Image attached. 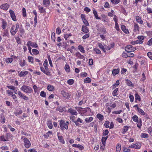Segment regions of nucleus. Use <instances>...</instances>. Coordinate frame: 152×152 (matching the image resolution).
<instances>
[{"label":"nucleus","mask_w":152,"mask_h":152,"mask_svg":"<svg viewBox=\"0 0 152 152\" xmlns=\"http://www.w3.org/2000/svg\"><path fill=\"white\" fill-rule=\"evenodd\" d=\"M80 109L78 110L80 112V114L82 116H89L90 115V113L91 112V110L89 107H87L85 108L80 107Z\"/></svg>","instance_id":"nucleus-1"},{"label":"nucleus","mask_w":152,"mask_h":152,"mask_svg":"<svg viewBox=\"0 0 152 152\" xmlns=\"http://www.w3.org/2000/svg\"><path fill=\"white\" fill-rule=\"evenodd\" d=\"M69 122L66 121L65 123V121L61 119L59 121V125L60 129L62 131L64 129L67 130L68 129V126L69 124Z\"/></svg>","instance_id":"nucleus-2"},{"label":"nucleus","mask_w":152,"mask_h":152,"mask_svg":"<svg viewBox=\"0 0 152 152\" xmlns=\"http://www.w3.org/2000/svg\"><path fill=\"white\" fill-rule=\"evenodd\" d=\"M21 90L27 94L33 93V91L32 88L29 86L23 85L20 88Z\"/></svg>","instance_id":"nucleus-3"},{"label":"nucleus","mask_w":152,"mask_h":152,"mask_svg":"<svg viewBox=\"0 0 152 152\" xmlns=\"http://www.w3.org/2000/svg\"><path fill=\"white\" fill-rule=\"evenodd\" d=\"M19 28V23H16L15 25H12L10 28V32L11 35L14 36L18 31V29Z\"/></svg>","instance_id":"nucleus-4"},{"label":"nucleus","mask_w":152,"mask_h":152,"mask_svg":"<svg viewBox=\"0 0 152 152\" xmlns=\"http://www.w3.org/2000/svg\"><path fill=\"white\" fill-rule=\"evenodd\" d=\"M132 119L135 122L138 123L137 124V126L139 129H140L142 126V121L141 119L140 118L139 120L138 116L136 115H135L132 117Z\"/></svg>","instance_id":"nucleus-5"},{"label":"nucleus","mask_w":152,"mask_h":152,"mask_svg":"<svg viewBox=\"0 0 152 152\" xmlns=\"http://www.w3.org/2000/svg\"><path fill=\"white\" fill-rule=\"evenodd\" d=\"M69 118L70 120L75 123L77 126H79L80 124L78 123L79 122L83 123V121L79 118H78L76 121L75 120V117L73 115L70 116Z\"/></svg>","instance_id":"nucleus-6"},{"label":"nucleus","mask_w":152,"mask_h":152,"mask_svg":"<svg viewBox=\"0 0 152 152\" xmlns=\"http://www.w3.org/2000/svg\"><path fill=\"white\" fill-rule=\"evenodd\" d=\"M40 69L41 71L43 73L48 76H50V72L49 71V69L48 66H44L43 67L42 64L40 67Z\"/></svg>","instance_id":"nucleus-7"},{"label":"nucleus","mask_w":152,"mask_h":152,"mask_svg":"<svg viewBox=\"0 0 152 152\" xmlns=\"http://www.w3.org/2000/svg\"><path fill=\"white\" fill-rule=\"evenodd\" d=\"M23 145L26 148H29L31 146V143L29 140L26 137H24L23 139Z\"/></svg>","instance_id":"nucleus-8"},{"label":"nucleus","mask_w":152,"mask_h":152,"mask_svg":"<svg viewBox=\"0 0 152 152\" xmlns=\"http://www.w3.org/2000/svg\"><path fill=\"white\" fill-rule=\"evenodd\" d=\"M125 50L127 52H133L136 50V48H134L132 45H129L125 47Z\"/></svg>","instance_id":"nucleus-9"},{"label":"nucleus","mask_w":152,"mask_h":152,"mask_svg":"<svg viewBox=\"0 0 152 152\" xmlns=\"http://www.w3.org/2000/svg\"><path fill=\"white\" fill-rule=\"evenodd\" d=\"M18 94L20 97L25 100L27 101L29 99L28 97L26 96L24 94L22 93L20 91H18Z\"/></svg>","instance_id":"nucleus-10"},{"label":"nucleus","mask_w":152,"mask_h":152,"mask_svg":"<svg viewBox=\"0 0 152 152\" xmlns=\"http://www.w3.org/2000/svg\"><path fill=\"white\" fill-rule=\"evenodd\" d=\"M80 17L81 18L82 20L83 23L85 24V26H89L88 22L87 20L86 19V15L84 14H82L81 15Z\"/></svg>","instance_id":"nucleus-11"},{"label":"nucleus","mask_w":152,"mask_h":152,"mask_svg":"<svg viewBox=\"0 0 152 152\" xmlns=\"http://www.w3.org/2000/svg\"><path fill=\"white\" fill-rule=\"evenodd\" d=\"M9 12L12 20L14 21H17V20L16 19V17L14 11L12 10H10Z\"/></svg>","instance_id":"nucleus-12"},{"label":"nucleus","mask_w":152,"mask_h":152,"mask_svg":"<svg viewBox=\"0 0 152 152\" xmlns=\"http://www.w3.org/2000/svg\"><path fill=\"white\" fill-rule=\"evenodd\" d=\"M17 58L15 56L12 55L11 56V58H6L5 61L7 64L11 63L13 61V59H15Z\"/></svg>","instance_id":"nucleus-13"},{"label":"nucleus","mask_w":152,"mask_h":152,"mask_svg":"<svg viewBox=\"0 0 152 152\" xmlns=\"http://www.w3.org/2000/svg\"><path fill=\"white\" fill-rule=\"evenodd\" d=\"M26 44L29 45L30 47L31 46L36 48H37L38 47V45L36 42H33L31 41H28Z\"/></svg>","instance_id":"nucleus-14"},{"label":"nucleus","mask_w":152,"mask_h":152,"mask_svg":"<svg viewBox=\"0 0 152 152\" xmlns=\"http://www.w3.org/2000/svg\"><path fill=\"white\" fill-rule=\"evenodd\" d=\"M61 94L63 96L65 99H68L71 96V95L69 93L64 90L61 91Z\"/></svg>","instance_id":"nucleus-15"},{"label":"nucleus","mask_w":152,"mask_h":152,"mask_svg":"<svg viewBox=\"0 0 152 152\" xmlns=\"http://www.w3.org/2000/svg\"><path fill=\"white\" fill-rule=\"evenodd\" d=\"M9 6L10 5L8 4L5 3L1 4L0 6V8L1 10L7 11L8 10Z\"/></svg>","instance_id":"nucleus-16"},{"label":"nucleus","mask_w":152,"mask_h":152,"mask_svg":"<svg viewBox=\"0 0 152 152\" xmlns=\"http://www.w3.org/2000/svg\"><path fill=\"white\" fill-rule=\"evenodd\" d=\"M61 134V133L59 132H57V135L58 139L59 141L60 142L63 144H65V142L64 140L63 136H60L59 134Z\"/></svg>","instance_id":"nucleus-17"},{"label":"nucleus","mask_w":152,"mask_h":152,"mask_svg":"<svg viewBox=\"0 0 152 152\" xmlns=\"http://www.w3.org/2000/svg\"><path fill=\"white\" fill-rule=\"evenodd\" d=\"M68 112L69 113L72 115H77L78 114L77 112L75 110L71 108L68 109Z\"/></svg>","instance_id":"nucleus-18"},{"label":"nucleus","mask_w":152,"mask_h":152,"mask_svg":"<svg viewBox=\"0 0 152 152\" xmlns=\"http://www.w3.org/2000/svg\"><path fill=\"white\" fill-rule=\"evenodd\" d=\"M133 31L134 32H136L137 31H139L140 28L138 24L137 23H134L133 24Z\"/></svg>","instance_id":"nucleus-19"},{"label":"nucleus","mask_w":152,"mask_h":152,"mask_svg":"<svg viewBox=\"0 0 152 152\" xmlns=\"http://www.w3.org/2000/svg\"><path fill=\"white\" fill-rule=\"evenodd\" d=\"M135 19L136 22L140 25H142L143 23V21L141 17L138 15H136L135 16Z\"/></svg>","instance_id":"nucleus-20"},{"label":"nucleus","mask_w":152,"mask_h":152,"mask_svg":"<svg viewBox=\"0 0 152 152\" xmlns=\"http://www.w3.org/2000/svg\"><path fill=\"white\" fill-rule=\"evenodd\" d=\"M75 56L78 58L83 59V61L85 60V57L84 56L81 54L79 52H77L75 53Z\"/></svg>","instance_id":"nucleus-21"},{"label":"nucleus","mask_w":152,"mask_h":152,"mask_svg":"<svg viewBox=\"0 0 152 152\" xmlns=\"http://www.w3.org/2000/svg\"><path fill=\"white\" fill-rule=\"evenodd\" d=\"M35 15L34 18V27H35L37 25V13L36 11L35 10H33L32 12Z\"/></svg>","instance_id":"nucleus-22"},{"label":"nucleus","mask_w":152,"mask_h":152,"mask_svg":"<svg viewBox=\"0 0 152 152\" xmlns=\"http://www.w3.org/2000/svg\"><path fill=\"white\" fill-rule=\"evenodd\" d=\"M121 29L126 34H128L129 33V31L128 29H126V26L124 25H122L121 26Z\"/></svg>","instance_id":"nucleus-23"},{"label":"nucleus","mask_w":152,"mask_h":152,"mask_svg":"<svg viewBox=\"0 0 152 152\" xmlns=\"http://www.w3.org/2000/svg\"><path fill=\"white\" fill-rule=\"evenodd\" d=\"M28 73V72L26 71L23 70L20 72L19 76L20 77H24L26 75H27Z\"/></svg>","instance_id":"nucleus-24"},{"label":"nucleus","mask_w":152,"mask_h":152,"mask_svg":"<svg viewBox=\"0 0 152 152\" xmlns=\"http://www.w3.org/2000/svg\"><path fill=\"white\" fill-rule=\"evenodd\" d=\"M7 26V23L4 19H2L1 22V27L3 29H5Z\"/></svg>","instance_id":"nucleus-25"},{"label":"nucleus","mask_w":152,"mask_h":152,"mask_svg":"<svg viewBox=\"0 0 152 152\" xmlns=\"http://www.w3.org/2000/svg\"><path fill=\"white\" fill-rule=\"evenodd\" d=\"M87 26L84 25L82 26V30L83 32L85 33H87L89 32V29Z\"/></svg>","instance_id":"nucleus-26"},{"label":"nucleus","mask_w":152,"mask_h":152,"mask_svg":"<svg viewBox=\"0 0 152 152\" xmlns=\"http://www.w3.org/2000/svg\"><path fill=\"white\" fill-rule=\"evenodd\" d=\"M72 146L75 148H77L80 150H83L84 149V147L80 144H73L72 145Z\"/></svg>","instance_id":"nucleus-27"},{"label":"nucleus","mask_w":152,"mask_h":152,"mask_svg":"<svg viewBox=\"0 0 152 152\" xmlns=\"http://www.w3.org/2000/svg\"><path fill=\"white\" fill-rule=\"evenodd\" d=\"M26 62L24 59H21L19 61V64L21 67H23L25 66L26 64Z\"/></svg>","instance_id":"nucleus-28"},{"label":"nucleus","mask_w":152,"mask_h":152,"mask_svg":"<svg viewBox=\"0 0 152 152\" xmlns=\"http://www.w3.org/2000/svg\"><path fill=\"white\" fill-rule=\"evenodd\" d=\"M120 72V69L119 68L117 69H113L112 71V74L113 76H115L118 74Z\"/></svg>","instance_id":"nucleus-29"},{"label":"nucleus","mask_w":152,"mask_h":152,"mask_svg":"<svg viewBox=\"0 0 152 152\" xmlns=\"http://www.w3.org/2000/svg\"><path fill=\"white\" fill-rule=\"evenodd\" d=\"M125 83L126 84L129 86L133 87L134 86V85L132 82L129 80L126 79L125 80Z\"/></svg>","instance_id":"nucleus-30"},{"label":"nucleus","mask_w":152,"mask_h":152,"mask_svg":"<svg viewBox=\"0 0 152 152\" xmlns=\"http://www.w3.org/2000/svg\"><path fill=\"white\" fill-rule=\"evenodd\" d=\"M145 37L144 36L142 35H139L138 36L137 38L138 39V40L140 41V42L142 44L143 42V41Z\"/></svg>","instance_id":"nucleus-31"},{"label":"nucleus","mask_w":152,"mask_h":152,"mask_svg":"<svg viewBox=\"0 0 152 152\" xmlns=\"http://www.w3.org/2000/svg\"><path fill=\"white\" fill-rule=\"evenodd\" d=\"M135 102H137V100L139 102H140L141 101V99L140 97L137 93H136L135 94Z\"/></svg>","instance_id":"nucleus-32"},{"label":"nucleus","mask_w":152,"mask_h":152,"mask_svg":"<svg viewBox=\"0 0 152 152\" xmlns=\"http://www.w3.org/2000/svg\"><path fill=\"white\" fill-rule=\"evenodd\" d=\"M118 88H115L112 93V94L113 96H117L118 95Z\"/></svg>","instance_id":"nucleus-33"},{"label":"nucleus","mask_w":152,"mask_h":152,"mask_svg":"<svg viewBox=\"0 0 152 152\" xmlns=\"http://www.w3.org/2000/svg\"><path fill=\"white\" fill-rule=\"evenodd\" d=\"M47 89L48 91H53L55 90L54 87L50 84L48 85L47 87Z\"/></svg>","instance_id":"nucleus-34"},{"label":"nucleus","mask_w":152,"mask_h":152,"mask_svg":"<svg viewBox=\"0 0 152 152\" xmlns=\"http://www.w3.org/2000/svg\"><path fill=\"white\" fill-rule=\"evenodd\" d=\"M32 53L33 55L37 56L39 53V51L36 49H33L32 50Z\"/></svg>","instance_id":"nucleus-35"},{"label":"nucleus","mask_w":152,"mask_h":152,"mask_svg":"<svg viewBox=\"0 0 152 152\" xmlns=\"http://www.w3.org/2000/svg\"><path fill=\"white\" fill-rule=\"evenodd\" d=\"M102 17V20L105 22H108L109 20L108 19L107 16L104 14H102L101 15Z\"/></svg>","instance_id":"nucleus-36"},{"label":"nucleus","mask_w":152,"mask_h":152,"mask_svg":"<svg viewBox=\"0 0 152 152\" xmlns=\"http://www.w3.org/2000/svg\"><path fill=\"white\" fill-rule=\"evenodd\" d=\"M129 128V126H126L124 127L123 129V131L122 133L123 134H125L128 130Z\"/></svg>","instance_id":"nucleus-37"},{"label":"nucleus","mask_w":152,"mask_h":152,"mask_svg":"<svg viewBox=\"0 0 152 152\" xmlns=\"http://www.w3.org/2000/svg\"><path fill=\"white\" fill-rule=\"evenodd\" d=\"M2 36L3 37H9L10 36V34L8 31L7 29H5L3 33L2 34Z\"/></svg>","instance_id":"nucleus-38"},{"label":"nucleus","mask_w":152,"mask_h":152,"mask_svg":"<svg viewBox=\"0 0 152 152\" xmlns=\"http://www.w3.org/2000/svg\"><path fill=\"white\" fill-rule=\"evenodd\" d=\"M47 124L48 127L50 129H52L53 128V124L51 120H50L47 121Z\"/></svg>","instance_id":"nucleus-39"},{"label":"nucleus","mask_w":152,"mask_h":152,"mask_svg":"<svg viewBox=\"0 0 152 152\" xmlns=\"http://www.w3.org/2000/svg\"><path fill=\"white\" fill-rule=\"evenodd\" d=\"M13 136L10 133H7L6 135V138L5 140H7V141H9V139L12 137Z\"/></svg>","instance_id":"nucleus-40"},{"label":"nucleus","mask_w":152,"mask_h":152,"mask_svg":"<svg viewBox=\"0 0 152 152\" xmlns=\"http://www.w3.org/2000/svg\"><path fill=\"white\" fill-rule=\"evenodd\" d=\"M149 135L147 133H142L140 134V137L141 138H148L149 137Z\"/></svg>","instance_id":"nucleus-41"},{"label":"nucleus","mask_w":152,"mask_h":152,"mask_svg":"<svg viewBox=\"0 0 152 152\" xmlns=\"http://www.w3.org/2000/svg\"><path fill=\"white\" fill-rule=\"evenodd\" d=\"M96 117L100 121H102L104 120V117L103 115L100 114L98 113L97 114Z\"/></svg>","instance_id":"nucleus-42"},{"label":"nucleus","mask_w":152,"mask_h":152,"mask_svg":"<svg viewBox=\"0 0 152 152\" xmlns=\"http://www.w3.org/2000/svg\"><path fill=\"white\" fill-rule=\"evenodd\" d=\"M93 13L96 19L100 20L101 18L98 17V14L97 11L95 10H93Z\"/></svg>","instance_id":"nucleus-43"},{"label":"nucleus","mask_w":152,"mask_h":152,"mask_svg":"<svg viewBox=\"0 0 152 152\" xmlns=\"http://www.w3.org/2000/svg\"><path fill=\"white\" fill-rule=\"evenodd\" d=\"M78 49L80 51V52L83 53H84L85 52V51L83 47L81 45H79L78 47Z\"/></svg>","instance_id":"nucleus-44"},{"label":"nucleus","mask_w":152,"mask_h":152,"mask_svg":"<svg viewBox=\"0 0 152 152\" xmlns=\"http://www.w3.org/2000/svg\"><path fill=\"white\" fill-rule=\"evenodd\" d=\"M108 138V136H107L106 137H103L101 139V141L102 142V144L104 145H105L106 143V141Z\"/></svg>","instance_id":"nucleus-45"},{"label":"nucleus","mask_w":152,"mask_h":152,"mask_svg":"<svg viewBox=\"0 0 152 152\" xmlns=\"http://www.w3.org/2000/svg\"><path fill=\"white\" fill-rule=\"evenodd\" d=\"M98 46L101 49H102L103 51L105 53L106 51L105 50L104 48L102 43H98Z\"/></svg>","instance_id":"nucleus-46"},{"label":"nucleus","mask_w":152,"mask_h":152,"mask_svg":"<svg viewBox=\"0 0 152 152\" xmlns=\"http://www.w3.org/2000/svg\"><path fill=\"white\" fill-rule=\"evenodd\" d=\"M91 79L89 77H87L83 81L85 83H89L91 82Z\"/></svg>","instance_id":"nucleus-47"},{"label":"nucleus","mask_w":152,"mask_h":152,"mask_svg":"<svg viewBox=\"0 0 152 152\" xmlns=\"http://www.w3.org/2000/svg\"><path fill=\"white\" fill-rule=\"evenodd\" d=\"M43 3L45 7H46L50 4V1L49 0H43Z\"/></svg>","instance_id":"nucleus-48"},{"label":"nucleus","mask_w":152,"mask_h":152,"mask_svg":"<svg viewBox=\"0 0 152 152\" xmlns=\"http://www.w3.org/2000/svg\"><path fill=\"white\" fill-rule=\"evenodd\" d=\"M64 69L65 71L67 72H70V67L68 64H66L64 66Z\"/></svg>","instance_id":"nucleus-49"},{"label":"nucleus","mask_w":152,"mask_h":152,"mask_svg":"<svg viewBox=\"0 0 152 152\" xmlns=\"http://www.w3.org/2000/svg\"><path fill=\"white\" fill-rule=\"evenodd\" d=\"M53 133L52 131H49L46 134L44 135V137L45 138H48L49 137V134L51 135Z\"/></svg>","instance_id":"nucleus-50"},{"label":"nucleus","mask_w":152,"mask_h":152,"mask_svg":"<svg viewBox=\"0 0 152 152\" xmlns=\"http://www.w3.org/2000/svg\"><path fill=\"white\" fill-rule=\"evenodd\" d=\"M93 120V118L92 117H90L89 118H86L85 119V121L87 123H89L92 121Z\"/></svg>","instance_id":"nucleus-51"},{"label":"nucleus","mask_w":152,"mask_h":152,"mask_svg":"<svg viewBox=\"0 0 152 152\" xmlns=\"http://www.w3.org/2000/svg\"><path fill=\"white\" fill-rule=\"evenodd\" d=\"M121 145L119 143H118L116 145V152H120L121 150Z\"/></svg>","instance_id":"nucleus-52"},{"label":"nucleus","mask_w":152,"mask_h":152,"mask_svg":"<svg viewBox=\"0 0 152 152\" xmlns=\"http://www.w3.org/2000/svg\"><path fill=\"white\" fill-rule=\"evenodd\" d=\"M28 61L30 62L31 64L34 63V58L33 57L31 56H28Z\"/></svg>","instance_id":"nucleus-53"},{"label":"nucleus","mask_w":152,"mask_h":152,"mask_svg":"<svg viewBox=\"0 0 152 152\" xmlns=\"http://www.w3.org/2000/svg\"><path fill=\"white\" fill-rule=\"evenodd\" d=\"M74 82V80L73 79H70L68 80L67 81V83L69 85H73Z\"/></svg>","instance_id":"nucleus-54"},{"label":"nucleus","mask_w":152,"mask_h":152,"mask_svg":"<svg viewBox=\"0 0 152 152\" xmlns=\"http://www.w3.org/2000/svg\"><path fill=\"white\" fill-rule=\"evenodd\" d=\"M93 50L97 54H101V51L97 48H94Z\"/></svg>","instance_id":"nucleus-55"},{"label":"nucleus","mask_w":152,"mask_h":152,"mask_svg":"<svg viewBox=\"0 0 152 152\" xmlns=\"http://www.w3.org/2000/svg\"><path fill=\"white\" fill-rule=\"evenodd\" d=\"M22 15L23 17H25L26 16V10L24 7H23L22 9Z\"/></svg>","instance_id":"nucleus-56"},{"label":"nucleus","mask_w":152,"mask_h":152,"mask_svg":"<svg viewBox=\"0 0 152 152\" xmlns=\"http://www.w3.org/2000/svg\"><path fill=\"white\" fill-rule=\"evenodd\" d=\"M81 77H85L87 76L88 74L86 72H82L80 74Z\"/></svg>","instance_id":"nucleus-57"},{"label":"nucleus","mask_w":152,"mask_h":152,"mask_svg":"<svg viewBox=\"0 0 152 152\" xmlns=\"http://www.w3.org/2000/svg\"><path fill=\"white\" fill-rule=\"evenodd\" d=\"M137 111L141 115H145V112L141 108L139 109Z\"/></svg>","instance_id":"nucleus-58"},{"label":"nucleus","mask_w":152,"mask_h":152,"mask_svg":"<svg viewBox=\"0 0 152 152\" xmlns=\"http://www.w3.org/2000/svg\"><path fill=\"white\" fill-rule=\"evenodd\" d=\"M110 124V122L108 121H106L104 122V126L106 128H108L109 127V125Z\"/></svg>","instance_id":"nucleus-59"},{"label":"nucleus","mask_w":152,"mask_h":152,"mask_svg":"<svg viewBox=\"0 0 152 152\" xmlns=\"http://www.w3.org/2000/svg\"><path fill=\"white\" fill-rule=\"evenodd\" d=\"M5 121V117L3 115L1 117L0 122L1 123L4 124Z\"/></svg>","instance_id":"nucleus-60"},{"label":"nucleus","mask_w":152,"mask_h":152,"mask_svg":"<svg viewBox=\"0 0 152 152\" xmlns=\"http://www.w3.org/2000/svg\"><path fill=\"white\" fill-rule=\"evenodd\" d=\"M141 145L140 143L138 142L135 144V149H139L141 147Z\"/></svg>","instance_id":"nucleus-61"},{"label":"nucleus","mask_w":152,"mask_h":152,"mask_svg":"<svg viewBox=\"0 0 152 152\" xmlns=\"http://www.w3.org/2000/svg\"><path fill=\"white\" fill-rule=\"evenodd\" d=\"M130 101L131 102H133L134 101V97L133 95L130 94L129 95Z\"/></svg>","instance_id":"nucleus-62"},{"label":"nucleus","mask_w":152,"mask_h":152,"mask_svg":"<svg viewBox=\"0 0 152 152\" xmlns=\"http://www.w3.org/2000/svg\"><path fill=\"white\" fill-rule=\"evenodd\" d=\"M146 11L148 14H152V9L151 8L147 7L146 8Z\"/></svg>","instance_id":"nucleus-63"},{"label":"nucleus","mask_w":152,"mask_h":152,"mask_svg":"<svg viewBox=\"0 0 152 152\" xmlns=\"http://www.w3.org/2000/svg\"><path fill=\"white\" fill-rule=\"evenodd\" d=\"M148 132L152 137V128L151 127H150L148 129Z\"/></svg>","instance_id":"nucleus-64"}]
</instances>
